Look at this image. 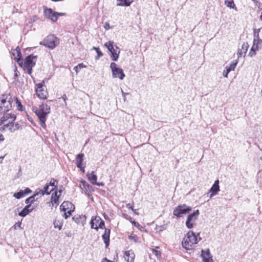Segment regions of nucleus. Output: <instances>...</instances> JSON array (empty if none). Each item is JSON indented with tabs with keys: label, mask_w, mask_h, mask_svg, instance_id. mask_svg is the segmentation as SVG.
<instances>
[{
	"label": "nucleus",
	"mask_w": 262,
	"mask_h": 262,
	"mask_svg": "<svg viewBox=\"0 0 262 262\" xmlns=\"http://www.w3.org/2000/svg\"><path fill=\"white\" fill-rule=\"evenodd\" d=\"M50 107L46 103H42L38 108H36L34 113L38 117L40 125L46 129L47 115L50 113Z\"/></svg>",
	"instance_id": "obj_1"
},
{
	"label": "nucleus",
	"mask_w": 262,
	"mask_h": 262,
	"mask_svg": "<svg viewBox=\"0 0 262 262\" xmlns=\"http://www.w3.org/2000/svg\"><path fill=\"white\" fill-rule=\"evenodd\" d=\"M13 102V99L10 95H3L0 97V114L5 113L9 111L12 108Z\"/></svg>",
	"instance_id": "obj_2"
},
{
	"label": "nucleus",
	"mask_w": 262,
	"mask_h": 262,
	"mask_svg": "<svg viewBox=\"0 0 262 262\" xmlns=\"http://www.w3.org/2000/svg\"><path fill=\"white\" fill-rule=\"evenodd\" d=\"M201 239V237H199V239H198L196 235L193 231H189L187 236L183 238V247L186 249H190L193 245L197 244L198 241Z\"/></svg>",
	"instance_id": "obj_3"
},
{
	"label": "nucleus",
	"mask_w": 262,
	"mask_h": 262,
	"mask_svg": "<svg viewBox=\"0 0 262 262\" xmlns=\"http://www.w3.org/2000/svg\"><path fill=\"white\" fill-rule=\"evenodd\" d=\"M59 43V39L54 35L47 36L39 44L44 46L50 49H54Z\"/></svg>",
	"instance_id": "obj_4"
},
{
	"label": "nucleus",
	"mask_w": 262,
	"mask_h": 262,
	"mask_svg": "<svg viewBox=\"0 0 262 262\" xmlns=\"http://www.w3.org/2000/svg\"><path fill=\"white\" fill-rule=\"evenodd\" d=\"M104 46L111 53V57L112 60L117 61L120 54L119 48L117 46L114 45V42L109 41L104 44Z\"/></svg>",
	"instance_id": "obj_5"
},
{
	"label": "nucleus",
	"mask_w": 262,
	"mask_h": 262,
	"mask_svg": "<svg viewBox=\"0 0 262 262\" xmlns=\"http://www.w3.org/2000/svg\"><path fill=\"white\" fill-rule=\"evenodd\" d=\"M191 210V208L185 204L180 205L176 207L173 211L174 215L177 217H183L184 215L188 214Z\"/></svg>",
	"instance_id": "obj_6"
},
{
	"label": "nucleus",
	"mask_w": 262,
	"mask_h": 262,
	"mask_svg": "<svg viewBox=\"0 0 262 262\" xmlns=\"http://www.w3.org/2000/svg\"><path fill=\"white\" fill-rule=\"evenodd\" d=\"M37 59V56L30 55L27 56L24 62V67L27 70V73L31 75L32 71V68L35 65V62Z\"/></svg>",
	"instance_id": "obj_7"
},
{
	"label": "nucleus",
	"mask_w": 262,
	"mask_h": 262,
	"mask_svg": "<svg viewBox=\"0 0 262 262\" xmlns=\"http://www.w3.org/2000/svg\"><path fill=\"white\" fill-rule=\"evenodd\" d=\"M110 68L112 70L113 78H118L120 80L124 79L125 75L123 73V70L119 68L116 63L112 62L110 65Z\"/></svg>",
	"instance_id": "obj_8"
},
{
	"label": "nucleus",
	"mask_w": 262,
	"mask_h": 262,
	"mask_svg": "<svg viewBox=\"0 0 262 262\" xmlns=\"http://www.w3.org/2000/svg\"><path fill=\"white\" fill-rule=\"evenodd\" d=\"M43 82L36 85L35 91L37 97L41 99H46L48 97L46 86L43 85Z\"/></svg>",
	"instance_id": "obj_9"
},
{
	"label": "nucleus",
	"mask_w": 262,
	"mask_h": 262,
	"mask_svg": "<svg viewBox=\"0 0 262 262\" xmlns=\"http://www.w3.org/2000/svg\"><path fill=\"white\" fill-rule=\"evenodd\" d=\"M199 214V210H196L193 213L189 214L186 222V226L189 229H191L193 227V222L197 219Z\"/></svg>",
	"instance_id": "obj_10"
},
{
	"label": "nucleus",
	"mask_w": 262,
	"mask_h": 262,
	"mask_svg": "<svg viewBox=\"0 0 262 262\" xmlns=\"http://www.w3.org/2000/svg\"><path fill=\"white\" fill-rule=\"evenodd\" d=\"M20 126L19 124L18 123H14L13 121H9V122L5 124L2 128H0V130H4L6 128H8L11 133H13L18 129Z\"/></svg>",
	"instance_id": "obj_11"
},
{
	"label": "nucleus",
	"mask_w": 262,
	"mask_h": 262,
	"mask_svg": "<svg viewBox=\"0 0 262 262\" xmlns=\"http://www.w3.org/2000/svg\"><path fill=\"white\" fill-rule=\"evenodd\" d=\"M201 257L203 262H213L209 249L202 250Z\"/></svg>",
	"instance_id": "obj_12"
},
{
	"label": "nucleus",
	"mask_w": 262,
	"mask_h": 262,
	"mask_svg": "<svg viewBox=\"0 0 262 262\" xmlns=\"http://www.w3.org/2000/svg\"><path fill=\"white\" fill-rule=\"evenodd\" d=\"M56 12H54L51 8L46 9L44 10V15L46 17L50 19L53 21H56L58 17L56 16Z\"/></svg>",
	"instance_id": "obj_13"
},
{
	"label": "nucleus",
	"mask_w": 262,
	"mask_h": 262,
	"mask_svg": "<svg viewBox=\"0 0 262 262\" xmlns=\"http://www.w3.org/2000/svg\"><path fill=\"white\" fill-rule=\"evenodd\" d=\"M219 191H220L219 180H217L214 182V184H213V185L211 187L210 189L209 190V192H211L209 198L210 199L212 198L213 196L217 194Z\"/></svg>",
	"instance_id": "obj_14"
},
{
	"label": "nucleus",
	"mask_w": 262,
	"mask_h": 262,
	"mask_svg": "<svg viewBox=\"0 0 262 262\" xmlns=\"http://www.w3.org/2000/svg\"><path fill=\"white\" fill-rule=\"evenodd\" d=\"M60 209L61 211L66 212L67 210H74L75 206L71 202L68 201L63 202L60 206Z\"/></svg>",
	"instance_id": "obj_15"
},
{
	"label": "nucleus",
	"mask_w": 262,
	"mask_h": 262,
	"mask_svg": "<svg viewBox=\"0 0 262 262\" xmlns=\"http://www.w3.org/2000/svg\"><path fill=\"white\" fill-rule=\"evenodd\" d=\"M34 208L32 207L31 204H28L25 207V208L18 213V215L21 217H25L27 215H28L29 213H30L33 210Z\"/></svg>",
	"instance_id": "obj_16"
},
{
	"label": "nucleus",
	"mask_w": 262,
	"mask_h": 262,
	"mask_svg": "<svg viewBox=\"0 0 262 262\" xmlns=\"http://www.w3.org/2000/svg\"><path fill=\"white\" fill-rule=\"evenodd\" d=\"M135 255L133 250H130L125 252L124 258L127 262H134Z\"/></svg>",
	"instance_id": "obj_17"
},
{
	"label": "nucleus",
	"mask_w": 262,
	"mask_h": 262,
	"mask_svg": "<svg viewBox=\"0 0 262 262\" xmlns=\"http://www.w3.org/2000/svg\"><path fill=\"white\" fill-rule=\"evenodd\" d=\"M110 232L111 231L110 229L105 228L104 233L102 236L106 247H107L109 245Z\"/></svg>",
	"instance_id": "obj_18"
},
{
	"label": "nucleus",
	"mask_w": 262,
	"mask_h": 262,
	"mask_svg": "<svg viewBox=\"0 0 262 262\" xmlns=\"http://www.w3.org/2000/svg\"><path fill=\"white\" fill-rule=\"evenodd\" d=\"M61 190H59L58 191V192L59 193V194H58V192L55 191L54 193H52L51 196V203L53 205L54 204H58V201H59V196L61 194Z\"/></svg>",
	"instance_id": "obj_19"
},
{
	"label": "nucleus",
	"mask_w": 262,
	"mask_h": 262,
	"mask_svg": "<svg viewBox=\"0 0 262 262\" xmlns=\"http://www.w3.org/2000/svg\"><path fill=\"white\" fill-rule=\"evenodd\" d=\"M248 48L249 45L248 42H244L242 46L241 49H240L237 52L238 57L239 58L242 57L243 54H244L245 56L248 50Z\"/></svg>",
	"instance_id": "obj_20"
},
{
	"label": "nucleus",
	"mask_w": 262,
	"mask_h": 262,
	"mask_svg": "<svg viewBox=\"0 0 262 262\" xmlns=\"http://www.w3.org/2000/svg\"><path fill=\"white\" fill-rule=\"evenodd\" d=\"M2 118L5 123H7L9 121H14L16 119V116L12 114H7L4 115Z\"/></svg>",
	"instance_id": "obj_21"
},
{
	"label": "nucleus",
	"mask_w": 262,
	"mask_h": 262,
	"mask_svg": "<svg viewBox=\"0 0 262 262\" xmlns=\"http://www.w3.org/2000/svg\"><path fill=\"white\" fill-rule=\"evenodd\" d=\"M262 40L260 38H254L252 48L259 51L261 48Z\"/></svg>",
	"instance_id": "obj_22"
},
{
	"label": "nucleus",
	"mask_w": 262,
	"mask_h": 262,
	"mask_svg": "<svg viewBox=\"0 0 262 262\" xmlns=\"http://www.w3.org/2000/svg\"><path fill=\"white\" fill-rule=\"evenodd\" d=\"M86 176L88 177L89 180L93 185L97 184V177L95 174L94 171H93L91 173L88 172L86 174Z\"/></svg>",
	"instance_id": "obj_23"
},
{
	"label": "nucleus",
	"mask_w": 262,
	"mask_h": 262,
	"mask_svg": "<svg viewBox=\"0 0 262 262\" xmlns=\"http://www.w3.org/2000/svg\"><path fill=\"white\" fill-rule=\"evenodd\" d=\"M83 154H79L76 157V166L77 167H81L82 165V162L83 161Z\"/></svg>",
	"instance_id": "obj_24"
},
{
	"label": "nucleus",
	"mask_w": 262,
	"mask_h": 262,
	"mask_svg": "<svg viewBox=\"0 0 262 262\" xmlns=\"http://www.w3.org/2000/svg\"><path fill=\"white\" fill-rule=\"evenodd\" d=\"M96 219V216L93 217L91 220L90 225H91V227L92 229H96L97 231H98V225H99V222H98V223H97L96 222V220H95Z\"/></svg>",
	"instance_id": "obj_25"
},
{
	"label": "nucleus",
	"mask_w": 262,
	"mask_h": 262,
	"mask_svg": "<svg viewBox=\"0 0 262 262\" xmlns=\"http://www.w3.org/2000/svg\"><path fill=\"white\" fill-rule=\"evenodd\" d=\"M50 185L46 184V185L43 187V189H39L38 192L36 193L38 194H41L42 195L45 194H49L51 191H49L48 189L49 188Z\"/></svg>",
	"instance_id": "obj_26"
},
{
	"label": "nucleus",
	"mask_w": 262,
	"mask_h": 262,
	"mask_svg": "<svg viewBox=\"0 0 262 262\" xmlns=\"http://www.w3.org/2000/svg\"><path fill=\"white\" fill-rule=\"evenodd\" d=\"M117 1L119 2L118 5L122 6H129L132 2L130 0H117Z\"/></svg>",
	"instance_id": "obj_27"
},
{
	"label": "nucleus",
	"mask_w": 262,
	"mask_h": 262,
	"mask_svg": "<svg viewBox=\"0 0 262 262\" xmlns=\"http://www.w3.org/2000/svg\"><path fill=\"white\" fill-rule=\"evenodd\" d=\"M58 184V181L54 179H51L50 183L48 184V185H50V186H52L53 188L50 190V191L54 190L55 188H57V185Z\"/></svg>",
	"instance_id": "obj_28"
},
{
	"label": "nucleus",
	"mask_w": 262,
	"mask_h": 262,
	"mask_svg": "<svg viewBox=\"0 0 262 262\" xmlns=\"http://www.w3.org/2000/svg\"><path fill=\"white\" fill-rule=\"evenodd\" d=\"M38 195V193H36L34 195L30 196L29 198H27L26 201L25 203L26 204H32L35 201V197Z\"/></svg>",
	"instance_id": "obj_29"
},
{
	"label": "nucleus",
	"mask_w": 262,
	"mask_h": 262,
	"mask_svg": "<svg viewBox=\"0 0 262 262\" xmlns=\"http://www.w3.org/2000/svg\"><path fill=\"white\" fill-rule=\"evenodd\" d=\"M96 222L98 223L99 222L98 225V228H100V229H103L105 228V223L99 217V216H96Z\"/></svg>",
	"instance_id": "obj_30"
},
{
	"label": "nucleus",
	"mask_w": 262,
	"mask_h": 262,
	"mask_svg": "<svg viewBox=\"0 0 262 262\" xmlns=\"http://www.w3.org/2000/svg\"><path fill=\"white\" fill-rule=\"evenodd\" d=\"M53 225L55 228H58L59 230L62 229V224L59 220H55L53 222Z\"/></svg>",
	"instance_id": "obj_31"
},
{
	"label": "nucleus",
	"mask_w": 262,
	"mask_h": 262,
	"mask_svg": "<svg viewBox=\"0 0 262 262\" xmlns=\"http://www.w3.org/2000/svg\"><path fill=\"white\" fill-rule=\"evenodd\" d=\"M13 55L14 56L15 58H17L21 57V51L19 47H17L15 50L13 52Z\"/></svg>",
	"instance_id": "obj_32"
},
{
	"label": "nucleus",
	"mask_w": 262,
	"mask_h": 262,
	"mask_svg": "<svg viewBox=\"0 0 262 262\" xmlns=\"http://www.w3.org/2000/svg\"><path fill=\"white\" fill-rule=\"evenodd\" d=\"M84 68H86V66L85 65H84L82 63H81L78 64L76 66H75L73 69L75 71L76 74H77L79 72V70H80L81 69Z\"/></svg>",
	"instance_id": "obj_33"
},
{
	"label": "nucleus",
	"mask_w": 262,
	"mask_h": 262,
	"mask_svg": "<svg viewBox=\"0 0 262 262\" xmlns=\"http://www.w3.org/2000/svg\"><path fill=\"white\" fill-rule=\"evenodd\" d=\"M225 5L229 8H233L234 6L233 0H225Z\"/></svg>",
	"instance_id": "obj_34"
},
{
	"label": "nucleus",
	"mask_w": 262,
	"mask_h": 262,
	"mask_svg": "<svg viewBox=\"0 0 262 262\" xmlns=\"http://www.w3.org/2000/svg\"><path fill=\"white\" fill-rule=\"evenodd\" d=\"M13 196L17 199H19L22 197H24V193H23V190H20V191L14 193L13 194Z\"/></svg>",
	"instance_id": "obj_35"
},
{
	"label": "nucleus",
	"mask_w": 262,
	"mask_h": 262,
	"mask_svg": "<svg viewBox=\"0 0 262 262\" xmlns=\"http://www.w3.org/2000/svg\"><path fill=\"white\" fill-rule=\"evenodd\" d=\"M128 238L130 240H132L135 243H137L138 242V237L135 234H132L129 236Z\"/></svg>",
	"instance_id": "obj_36"
},
{
	"label": "nucleus",
	"mask_w": 262,
	"mask_h": 262,
	"mask_svg": "<svg viewBox=\"0 0 262 262\" xmlns=\"http://www.w3.org/2000/svg\"><path fill=\"white\" fill-rule=\"evenodd\" d=\"M237 64V61H235V62H232L229 67H226V68H227L228 69H230V71H234L236 65Z\"/></svg>",
	"instance_id": "obj_37"
},
{
	"label": "nucleus",
	"mask_w": 262,
	"mask_h": 262,
	"mask_svg": "<svg viewBox=\"0 0 262 262\" xmlns=\"http://www.w3.org/2000/svg\"><path fill=\"white\" fill-rule=\"evenodd\" d=\"M257 50L254 49L253 48H251L250 50V52L249 53V54L248 55L251 57H253L254 56H255L256 55V52L257 51Z\"/></svg>",
	"instance_id": "obj_38"
},
{
	"label": "nucleus",
	"mask_w": 262,
	"mask_h": 262,
	"mask_svg": "<svg viewBox=\"0 0 262 262\" xmlns=\"http://www.w3.org/2000/svg\"><path fill=\"white\" fill-rule=\"evenodd\" d=\"M260 29H255L253 31L254 38H259V33Z\"/></svg>",
	"instance_id": "obj_39"
},
{
	"label": "nucleus",
	"mask_w": 262,
	"mask_h": 262,
	"mask_svg": "<svg viewBox=\"0 0 262 262\" xmlns=\"http://www.w3.org/2000/svg\"><path fill=\"white\" fill-rule=\"evenodd\" d=\"M74 210H67L66 212H64V218L67 219L69 216H70L71 215V213L72 212H73Z\"/></svg>",
	"instance_id": "obj_40"
},
{
	"label": "nucleus",
	"mask_w": 262,
	"mask_h": 262,
	"mask_svg": "<svg viewBox=\"0 0 262 262\" xmlns=\"http://www.w3.org/2000/svg\"><path fill=\"white\" fill-rule=\"evenodd\" d=\"M159 248L156 247V249H153L152 253L153 254L156 255L157 257H158L159 255H160V252L159 250H158Z\"/></svg>",
	"instance_id": "obj_41"
},
{
	"label": "nucleus",
	"mask_w": 262,
	"mask_h": 262,
	"mask_svg": "<svg viewBox=\"0 0 262 262\" xmlns=\"http://www.w3.org/2000/svg\"><path fill=\"white\" fill-rule=\"evenodd\" d=\"M96 52L97 53V56L96 57V59H99L100 57L103 56V53L99 49H96Z\"/></svg>",
	"instance_id": "obj_42"
},
{
	"label": "nucleus",
	"mask_w": 262,
	"mask_h": 262,
	"mask_svg": "<svg viewBox=\"0 0 262 262\" xmlns=\"http://www.w3.org/2000/svg\"><path fill=\"white\" fill-rule=\"evenodd\" d=\"M230 70L226 67V70H224L223 73V75L225 77L227 78L229 73L230 72Z\"/></svg>",
	"instance_id": "obj_43"
},
{
	"label": "nucleus",
	"mask_w": 262,
	"mask_h": 262,
	"mask_svg": "<svg viewBox=\"0 0 262 262\" xmlns=\"http://www.w3.org/2000/svg\"><path fill=\"white\" fill-rule=\"evenodd\" d=\"M135 227L141 230V228H142V227L140 225V224L135 221H133L132 223Z\"/></svg>",
	"instance_id": "obj_44"
},
{
	"label": "nucleus",
	"mask_w": 262,
	"mask_h": 262,
	"mask_svg": "<svg viewBox=\"0 0 262 262\" xmlns=\"http://www.w3.org/2000/svg\"><path fill=\"white\" fill-rule=\"evenodd\" d=\"M123 216L126 219V220H127L128 221H129L130 223H132V222L133 221V219L132 217L129 216V215H128L127 214H123Z\"/></svg>",
	"instance_id": "obj_45"
},
{
	"label": "nucleus",
	"mask_w": 262,
	"mask_h": 262,
	"mask_svg": "<svg viewBox=\"0 0 262 262\" xmlns=\"http://www.w3.org/2000/svg\"><path fill=\"white\" fill-rule=\"evenodd\" d=\"M21 223L20 222H17L13 226V228L15 230L17 229V228H21Z\"/></svg>",
	"instance_id": "obj_46"
},
{
	"label": "nucleus",
	"mask_w": 262,
	"mask_h": 262,
	"mask_svg": "<svg viewBox=\"0 0 262 262\" xmlns=\"http://www.w3.org/2000/svg\"><path fill=\"white\" fill-rule=\"evenodd\" d=\"M31 192V190L29 188H26L24 190H23V193L25 196L26 194H29Z\"/></svg>",
	"instance_id": "obj_47"
},
{
	"label": "nucleus",
	"mask_w": 262,
	"mask_h": 262,
	"mask_svg": "<svg viewBox=\"0 0 262 262\" xmlns=\"http://www.w3.org/2000/svg\"><path fill=\"white\" fill-rule=\"evenodd\" d=\"M19 76V72L17 70V68L14 66V78H16Z\"/></svg>",
	"instance_id": "obj_48"
},
{
	"label": "nucleus",
	"mask_w": 262,
	"mask_h": 262,
	"mask_svg": "<svg viewBox=\"0 0 262 262\" xmlns=\"http://www.w3.org/2000/svg\"><path fill=\"white\" fill-rule=\"evenodd\" d=\"M16 60H17V62L18 64V65L20 66V67H22L23 64V60H22L21 57L17 58L16 59Z\"/></svg>",
	"instance_id": "obj_49"
},
{
	"label": "nucleus",
	"mask_w": 262,
	"mask_h": 262,
	"mask_svg": "<svg viewBox=\"0 0 262 262\" xmlns=\"http://www.w3.org/2000/svg\"><path fill=\"white\" fill-rule=\"evenodd\" d=\"M15 100H16V103H17V106H18V108H19V110H21V108H21V107H23L22 105L21 104V103L20 102V101H19L18 100V99H17V98H15Z\"/></svg>",
	"instance_id": "obj_50"
},
{
	"label": "nucleus",
	"mask_w": 262,
	"mask_h": 262,
	"mask_svg": "<svg viewBox=\"0 0 262 262\" xmlns=\"http://www.w3.org/2000/svg\"><path fill=\"white\" fill-rule=\"evenodd\" d=\"M133 205H134V203L133 202L132 204H130V203H128L126 205V207L128 209H132V210H133L134 209L133 208Z\"/></svg>",
	"instance_id": "obj_51"
},
{
	"label": "nucleus",
	"mask_w": 262,
	"mask_h": 262,
	"mask_svg": "<svg viewBox=\"0 0 262 262\" xmlns=\"http://www.w3.org/2000/svg\"><path fill=\"white\" fill-rule=\"evenodd\" d=\"M122 95L123 97V100L124 101H126V95H128V93H125L123 91V90H121Z\"/></svg>",
	"instance_id": "obj_52"
},
{
	"label": "nucleus",
	"mask_w": 262,
	"mask_h": 262,
	"mask_svg": "<svg viewBox=\"0 0 262 262\" xmlns=\"http://www.w3.org/2000/svg\"><path fill=\"white\" fill-rule=\"evenodd\" d=\"M104 27H105V29H106V30H108L109 29L111 28L110 24L107 23H106L105 24Z\"/></svg>",
	"instance_id": "obj_53"
},
{
	"label": "nucleus",
	"mask_w": 262,
	"mask_h": 262,
	"mask_svg": "<svg viewBox=\"0 0 262 262\" xmlns=\"http://www.w3.org/2000/svg\"><path fill=\"white\" fill-rule=\"evenodd\" d=\"M64 15H65V13H58V12H56V17H57L58 18L59 16H63Z\"/></svg>",
	"instance_id": "obj_54"
},
{
	"label": "nucleus",
	"mask_w": 262,
	"mask_h": 262,
	"mask_svg": "<svg viewBox=\"0 0 262 262\" xmlns=\"http://www.w3.org/2000/svg\"><path fill=\"white\" fill-rule=\"evenodd\" d=\"M6 123H5L4 121V120H3V119L2 118V117L0 118V125H2V124H4V125L5 124H6Z\"/></svg>",
	"instance_id": "obj_55"
},
{
	"label": "nucleus",
	"mask_w": 262,
	"mask_h": 262,
	"mask_svg": "<svg viewBox=\"0 0 262 262\" xmlns=\"http://www.w3.org/2000/svg\"><path fill=\"white\" fill-rule=\"evenodd\" d=\"M5 140L4 136L2 134L0 135V142L3 141Z\"/></svg>",
	"instance_id": "obj_56"
},
{
	"label": "nucleus",
	"mask_w": 262,
	"mask_h": 262,
	"mask_svg": "<svg viewBox=\"0 0 262 262\" xmlns=\"http://www.w3.org/2000/svg\"><path fill=\"white\" fill-rule=\"evenodd\" d=\"M73 219L76 222V223H78L79 221H78V217H76V216H75L74 217H73Z\"/></svg>",
	"instance_id": "obj_57"
},
{
	"label": "nucleus",
	"mask_w": 262,
	"mask_h": 262,
	"mask_svg": "<svg viewBox=\"0 0 262 262\" xmlns=\"http://www.w3.org/2000/svg\"><path fill=\"white\" fill-rule=\"evenodd\" d=\"M95 185L98 186H103V184L102 183H98L97 182V184H95Z\"/></svg>",
	"instance_id": "obj_58"
},
{
	"label": "nucleus",
	"mask_w": 262,
	"mask_h": 262,
	"mask_svg": "<svg viewBox=\"0 0 262 262\" xmlns=\"http://www.w3.org/2000/svg\"><path fill=\"white\" fill-rule=\"evenodd\" d=\"M4 158H5V156L0 157V164L2 163L3 160L4 159Z\"/></svg>",
	"instance_id": "obj_59"
},
{
	"label": "nucleus",
	"mask_w": 262,
	"mask_h": 262,
	"mask_svg": "<svg viewBox=\"0 0 262 262\" xmlns=\"http://www.w3.org/2000/svg\"><path fill=\"white\" fill-rule=\"evenodd\" d=\"M80 169V170L82 172H84V168L82 167V166H81V167H79Z\"/></svg>",
	"instance_id": "obj_60"
},
{
	"label": "nucleus",
	"mask_w": 262,
	"mask_h": 262,
	"mask_svg": "<svg viewBox=\"0 0 262 262\" xmlns=\"http://www.w3.org/2000/svg\"><path fill=\"white\" fill-rule=\"evenodd\" d=\"M132 211L134 212V213L135 214H137V215L138 214V213L137 212V211H136V209H134Z\"/></svg>",
	"instance_id": "obj_61"
},
{
	"label": "nucleus",
	"mask_w": 262,
	"mask_h": 262,
	"mask_svg": "<svg viewBox=\"0 0 262 262\" xmlns=\"http://www.w3.org/2000/svg\"><path fill=\"white\" fill-rule=\"evenodd\" d=\"M63 99H64V101L66 100V99H67V97L65 95H64L62 97Z\"/></svg>",
	"instance_id": "obj_62"
},
{
	"label": "nucleus",
	"mask_w": 262,
	"mask_h": 262,
	"mask_svg": "<svg viewBox=\"0 0 262 262\" xmlns=\"http://www.w3.org/2000/svg\"><path fill=\"white\" fill-rule=\"evenodd\" d=\"M105 260H106V261H102V262H112L111 261L106 260V259H105Z\"/></svg>",
	"instance_id": "obj_63"
},
{
	"label": "nucleus",
	"mask_w": 262,
	"mask_h": 262,
	"mask_svg": "<svg viewBox=\"0 0 262 262\" xmlns=\"http://www.w3.org/2000/svg\"><path fill=\"white\" fill-rule=\"evenodd\" d=\"M260 19L262 20V14L260 15Z\"/></svg>",
	"instance_id": "obj_64"
}]
</instances>
